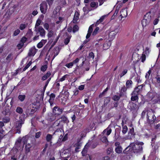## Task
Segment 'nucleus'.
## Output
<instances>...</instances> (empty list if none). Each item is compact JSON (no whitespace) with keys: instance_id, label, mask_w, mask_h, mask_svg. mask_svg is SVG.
Returning a JSON list of instances; mask_svg holds the SVG:
<instances>
[{"instance_id":"nucleus-19","label":"nucleus","mask_w":160,"mask_h":160,"mask_svg":"<svg viewBox=\"0 0 160 160\" xmlns=\"http://www.w3.org/2000/svg\"><path fill=\"white\" fill-rule=\"evenodd\" d=\"M32 146L29 143H27L25 147V152L26 153H28L30 151V148Z\"/></svg>"},{"instance_id":"nucleus-57","label":"nucleus","mask_w":160,"mask_h":160,"mask_svg":"<svg viewBox=\"0 0 160 160\" xmlns=\"http://www.w3.org/2000/svg\"><path fill=\"white\" fill-rule=\"evenodd\" d=\"M23 44L22 43H21L20 42V43H19L17 45V47H18V49H20L22 48V47L23 46Z\"/></svg>"},{"instance_id":"nucleus-51","label":"nucleus","mask_w":160,"mask_h":160,"mask_svg":"<svg viewBox=\"0 0 160 160\" xmlns=\"http://www.w3.org/2000/svg\"><path fill=\"white\" fill-rule=\"evenodd\" d=\"M54 1V0H47L49 6H51L52 4Z\"/></svg>"},{"instance_id":"nucleus-2","label":"nucleus","mask_w":160,"mask_h":160,"mask_svg":"<svg viewBox=\"0 0 160 160\" xmlns=\"http://www.w3.org/2000/svg\"><path fill=\"white\" fill-rule=\"evenodd\" d=\"M48 36L50 40V41H51V42L52 43L53 45L56 44L59 38V36H57L56 33L52 31H49Z\"/></svg>"},{"instance_id":"nucleus-32","label":"nucleus","mask_w":160,"mask_h":160,"mask_svg":"<svg viewBox=\"0 0 160 160\" xmlns=\"http://www.w3.org/2000/svg\"><path fill=\"white\" fill-rule=\"evenodd\" d=\"M102 136L103 137L101 138V141L103 142L106 143H107L108 142L107 138L106 137V136L105 135H102Z\"/></svg>"},{"instance_id":"nucleus-56","label":"nucleus","mask_w":160,"mask_h":160,"mask_svg":"<svg viewBox=\"0 0 160 160\" xmlns=\"http://www.w3.org/2000/svg\"><path fill=\"white\" fill-rule=\"evenodd\" d=\"M84 85H82L79 86L78 87V89L80 90H82L84 88Z\"/></svg>"},{"instance_id":"nucleus-6","label":"nucleus","mask_w":160,"mask_h":160,"mask_svg":"<svg viewBox=\"0 0 160 160\" xmlns=\"http://www.w3.org/2000/svg\"><path fill=\"white\" fill-rule=\"evenodd\" d=\"M119 31V26H116L114 29H112V31L109 33V37L110 38L112 39H113L116 35L118 33Z\"/></svg>"},{"instance_id":"nucleus-20","label":"nucleus","mask_w":160,"mask_h":160,"mask_svg":"<svg viewBox=\"0 0 160 160\" xmlns=\"http://www.w3.org/2000/svg\"><path fill=\"white\" fill-rule=\"evenodd\" d=\"M141 88L140 86H138V87L136 88L134 91L132 93V95H137L138 93L140 91Z\"/></svg>"},{"instance_id":"nucleus-36","label":"nucleus","mask_w":160,"mask_h":160,"mask_svg":"<svg viewBox=\"0 0 160 160\" xmlns=\"http://www.w3.org/2000/svg\"><path fill=\"white\" fill-rule=\"evenodd\" d=\"M128 134L129 136L134 135V129L133 128H132L130 129V131L128 132Z\"/></svg>"},{"instance_id":"nucleus-8","label":"nucleus","mask_w":160,"mask_h":160,"mask_svg":"<svg viewBox=\"0 0 160 160\" xmlns=\"http://www.w3.org/2000/svg\"><path fill=\"white\" fill-rule=\"evenodd\" d=\"M151 20V17L148 15L144 16V19L142 20V23L143 27H146L150 23Z\"/></svg>"},{"instance_id":"nucleus-29","label":"nucleus","mask_w":160,"mask_h":160,"mask_svg":"<svg viewBox=\"0 0 160 160\" xmlns=\"http://www.w3.org/2000/svg\"><path fill=\"white\" fill-rule=\"evenodd\" d=\"M81 144V143H78L75 145V147H76L75 150L76 152H78V150L80 148Z\"/></svg>"},{"instance_id":"nucleus-5","label":"nucleus","mask_w":160,"mask_h":160,"mask_svg":"<svg viewBox=\"0 0 160 160\" xmlns=\"http://www.w3.org/2000/svg\"><path fill=\"white\" fill-rule=\"evenodd\" d=\"M147 118L149 122H154L156 119V117L155 116L153 112L152 111H148L147 112Z\"/></svg>"},{"instance_id":"nucleus-3","label":"nucleus","mask_w":160,"mask_h":160,"mask_svg":"<svg viewBox=\"0 0 160 160\" xmlns=\"http://www.w3.org/2000/svg\"><path fill=\"white\" fill-rule=\"evenodd\" d=\"M71 154V151L69 149L62 150L60 153L62 160H68L67 158L70 157Z\"/></svg>"},{"instance_id":"nucleus-45","label":"nucleus","mask_w":160,"mask_h":160,"mask_svg":"<svg viewBox=\"0 0 160 160\" xmlns=\"http://www.w3.org/2000/svg\"><path fill=\"white\" fill-rule=\"evenodd\" d=\"M99 28L98 27H97L95 29L94 31L92 32V35H96L97 33L98 32L99 30Z\"/></svg>"},{"instance_id":"nucleus-41","label":"nucleus","mask_w":160,"mask_h":160,"mask_svg":"<svg viewBox=\"0 0 160 160\" xmlns=\"http://www.w3.org/2000/svg\"><path fill=\"white\" fill-rule=\"evenodd\" d=\"M128 130V128L126 126H123L122 132L123 134H125Z\"/></svg>"},{"instance_id":"nucleus-13","label":"nucleus","mask_w":160,"mask_h":160,"mask_svg":"<svg viewBox=\"0 0 160 160\" xmlns=\"http://www.w3.org/2000/svg\"><path fill=\"white\" fill-rule=\"evenodd\" d=\"M36 52V49L34 46L32 47L30 49L28 53V55L29 56H34Z\"/></svg>"},{"instance_id":"nucleus-12","label":"nucleus","mask_w":160,"mask_h":160,"mask_svg":"<svg viewBox=\"0 0 160 160\" xmlns=\"http://www.w3.org/2000/svg\"><path fill=\"white\" fill-rule=\"evenodd\" d=\"M112 132V129L110 127V126H109L108 127L105 129L102 133V136H107L109 135Z\"/></svg>"},{"instance_id":"nucleus-4","label":"nucleus","mask_w":160,"mask_h":160,"mask_svg":"<svg viewBox=\"0 0 160 160\" xmlns=\"http://www.w3.org/2000/svg\"><path fill=\"white\" fill-rule=\"evenodd\" d=\"M19 120L17 122L15 125V128H16L17 133H20V129L22 127V125L24 123V119L22 118L21 117L19 118Z\"/></svg>"},{"instance_id":"nucleus-50","label":"nucleus","mask_w":160,"mask_h":160,"mask_svg":"<svg viewBox=\"0 0 160 160\" xmlns=\"http://www.w3.org/2000/svg\"><path fill=\"white\" fill-rule=\"evenodd\" d=\"M78 26L75 25L73 27V31L74 32H75L78 31Z\"/></svg>"},{"instance_id":"nucleus-37","label":"nucleus","mask_w":160,"mask_h":160,"mask_svg":"<svg viewBox=\"0 0 160 160\" xmlns=\"http://www.w3.org/2000/svg\"><path fill=\"white\" fill-rule=\"evenodd\" d=\"M3 122L5 123L8 122L10 121V119L9 118L5 117L3 118Z\"/></svg>"},{"instance_id":"nucleus-54","label":"nucleus","mask_w":160,"mask_h":160,"mask_svg":"<svg viewBox=\"0 0 160 160\" xmlns=\"http://www.w3.org/2000/svg\"><path fill=\"white\" fill-rule=\"evenodd\" d=\"M41 132H37L36 133L35 137L36 138H39L40 137V135H41Z\"/></svg>"},{"instance_id":"nucleus-1","label":"nucleus","mask_w":160,"mask_h":160,"mask_svg":"<svg viewBox=\"0 0 160 160\" xmlns=\"http://www.w3.org/2000/svg\"><path fill=\"white\" fill-rule=\"evenodd\" d=\"M143 144V142L138 141L132 143L128 147L126 148L125 150L128 151V149L129 150H133L135 153L141 152L142 150V146Z\"/></svg>"},{"instance_id":"nucleus-40","label":"nucleus","mask_w":160,"mask_h":160,"mask_svg":"<svg viewBox=\"0 0 160 160\" xmlns=\"http://www.w3.org/2000/svg\"><path fill=\"white\" fill-rule=\"evenodd\" d=\"M132 96L131 98V100L132 101H136L138 99V97L137 95H132Z\"/></svg>"},{"instance_id":"nucleus-25","label":"nucleus","mask_w":160,"mask_h":160,"mask_svg":"<svg viewBox=\"0 0 160 160\" xmlns=\"http://www.w3.org/2000/svg\"><path fill=\"white\" fill-rule=\"evenodd\" d=\"M27 24L22 23L20 25L19 28L21 30H23L27 27Z\"/></svg>"},{"instance_id":"nucleus-52","label":"nucleus","mask_w":160,"mask_h":160,"mask_svg":"<svg viewBox=\"0 0 160 160\" xmlns=\"http://www.w3.org/2000/svg\"><path fill=\"white\" fill-rule=\"evenodd\" d=\"M2 132V130L0 129V142H1V139L3 138L4 135Z\"/></svg>"},{"instance_id":"nucleus-30","label":"nucleus","mask_w":160,"mask_h":160,"mask_svg":"<svg viewBox=\"0 0 160 160\" xmlns=\"http://www.w3.org/2000/svg\"><path fill=\"white\" fill-rule=\"evenodd\" d=\"M90 5L92 7L96 8L98 7V3L96 2H92L91 3Z\"/></svg>"},{"instance_id":"nucleus-27","label":"nucleus","mask_w":160,"mask_h":160,"mask_svg":"<svg viewBox=\"0 0 160 160\" xmlns=\"http://www.w3.org/2000/svg\"><path fill=\"white\" fill-rule=\"evenodd\" d=\"M26 96L24 95H20L18 97L19 99L21 102H22L24 100Z\"/></svg>"},{"instance_id":"nucleus-38","label":"nucleus","mask_w":160,"mask_h":160,"mask_svg":"<svg viewBox=\"0 0 160 160\" xmlns=\"http://www.w3.org/2000/svg\"><path fill=\"white\" fill-rule=\"evenodd\" d=\"M69 75L68 74H66L64 76H63L62 78H61L59 79V81L61 82H62L63 81L65 80L67 78Z\"/></svg>"},{"instance_id":"nucleus-7","label":"nucleus","mask_w":160,"mask_h":160,"mask_svg":"<svg viewBox=\"0 0 160 160\" xmlns=\"http://www.w3.org/2000/svg\"><path fill=\"white\" fill-rule=\"evenodd\" d=\"M27 141V139L25 137H23L22 138H19L16 142L15 145L17 147H19L22 144V148H23L24 144L26 143Z\"/></svg>"},{"instance_id":"nucleus-42","label":"nucleus","mask_w":160,"mask_h":160,"mask_svg":"<svg viewBox=\"0 0 160 160\" xmlns=\"http://www.w3.org/2000/svg\"><path fill=\"white\" fill-rule=\"evenodd\" d=\"M47 68V66L46 65L42 66L41 68V70L43 72H44L46 70Z\"/></svg>"},{"instance_id":"nucleus-23","label":"nucleus","mask_w":160,"mask_h":160,"mask_svg":"<svg viewBox=\"0 0 160 160\" xmlns=\"http://www.w3.org/2000/svg\"><path fill=\"white\" fill-rule=\"evenodd\" d=\"M57 110L59 112L58 113V114L61 113L63 111V110L62 109L59 108L57 107H54V108L53 109V112L54 113H55V112Z\"/></svg>"},{"instance_id":"nucleus-35","label":"nucleus","mask_w":160,"mask_h":160,"mask_svg":"<svg viewBox=\"0 0 160 160\" xmlns=\"http://www.w3.org/2000/svg\"><path fill=\"white\" fill-rule=\"evenodd\" d=\"M20 32V30L18 29H17L14 31L13 36H16Z\"/></svg>"},{"instance_id":"nucleus-43","label":"nucleus","mask_w":160,"mask_h":160,"mask_svg":"<svg viewBox=\"0 0 160 160\" xmlns=\"http://www.w3.org/2000/svg\"><path fill=\"white\" fill-rule=\"evenodd\" d=\"M16 111L17 112L21 113L22 112L23 110L22 108L20 107H18L16 109Z\"/></svg>"},{"instance_id":"nucleus-47","label":"nucleus","mask_w":160,"mask_h":160,"mask_svg":"<svg viewBox=\"0 0 160 160\" xmlns=\"http://www.w3.org/2000/svg\"><path fill=\"white\" fill-rule=\"evenodd\" d=\"M127 71L128 70L127 69H126L124 70L120 75L121 77H122V76H124L125 74H126L127 72Z\"/></svg>"},{"instance_id":"nucleus-61","label":"nucleus","mask_w":160,"mask_h":160,"mask_svg":"<svg viewBox=\"0 0 160 160\" xmlns=\"http://www.w3.org/2000/svg\"><path fill=\"white\" fill-rule=\"evenodd\" d=\"M59 21L56 22L57 24H59L60 22H62L63 20V18L61 17H59L58 18Z\"/></svg>"},{"instance_id":"nucleus-62","label":"nucleus","mask_w":160,"mask_h":160,"mask_svg":"<svg viewBox=\"0 0 160 160\" xmlns=\"http://www.w3.org/2000/svg\"><path fill=\"white\" fill-rule=\"evenodd\" d=\"M155 79H156L157 82L158 83H160V77L157 76L155 77Z\"/></svg>"},{"instance_id":"nucleus-28","label":"nucleus","mask_w":160,"mask_h":160,"mask_svg":"<svg viewBox=\"0 0 160 160\" xmlns=\"http://www.w3.org/2000/svg\"><path fill=\"white\" fill-rule=\"evenodd\" d=\"M87 144H86L84 147L83 150L82 152V153L83 156H84L85 154L86 153L87 151Z\"/></svg>"},{"instance_id":"nucleus-14","label":"nucleus","mask_w":160,"mask_h":160,"mask_svg":"<svg viewBox=\"0 0 160 160\" xmlns=\"http://www.w3.org/2000/svg\"><path fill=\"white\" fill-rule=\"evenodd\" d=\"M94 26V25L92 24L89 27L88 30V33L86 36V38L87 39H88L90 37L91 33L92 32V27Z\"/></svg>"},{"instance_id":"nucleus-55","label":"nucleus","mask_w":160,"mask_h":160,"mask_svg":"<svg viewBox=\"0 0 160 160\" xmlns=\"http://www.w3.org/2000/svg\"><path fill=\"white\" fill-rule=\"evenodd\" d=\"M119 97L117 96H113V99L114 101H118L119 99Z\"/></svg>"},{"instance_id":"nucleus-16","label":"nucleus","mask_w":160,"mask_h":160,"mask_svg":"<svg viewBox=\"0 0 160 160\" xmlns=\"http://www.w3.org/2000/svg\"><path fill=\"white\" fill-rule=\"evenodd\" d=\"M79 14L78 12L75 13L73 22L74 23L76 22L79 19Z\"/></svg>"},{"instance_id":"nucleus-53","label":"nucleus","mask_w":160,"mask_h":160,"mask_svg":"<svg viewBox=\"0 0 160 160\" xmlns=\"http://www.w3.org/2000/svg\"><path fill=\"white\" fill-rule=\"evenodd\" d=\"M43 26H44V28L46 30H48L49 28V25L48 23H45L43 25Z\"/></svg>"},{"instance_id":"nucleus-31","label":"nucleus","mask_w":160,"mask_h":160,"mask_svg":"<svg viewBox=\"0 0 160 160\" xmlns=\"http://www.w3.org/2000/svg\"><path fill=\"white\" fill-rule=\"evenodd\" d=\"M61 121H63L65 123H68V120L67 118L64 116H62L61 118Z\"/></svg>"},{"instance_id":"nucleus-33","label":"nucleus","mask_w":160,"mask_h":160,"mask_svg":"<svg viewBox=\"0 0 160 160\" xmlns=\"http://www.w3.org/2000/svg\"><path fill=\"white\" fill-rule=\"evenodd\" d=\"M132 82L131 80H128L126 83V85L128 88H130L132 85Z\"/></svg>"},{"instance_id":"nucleus-58","label":"nucleus","mask_w":160,"mask_h":160,"mask_svg":"<svg viewBox=\"0 0 160 160\" xmlns=\"http://www.w3.org/2000/svg\"><path fill=\"white\" fill-rule=\"evenodd\" d=\"M106 16H107V15L102 16L100 18L99 20L102 22Z\"/></svg>"},{"instance_id":"nucleus-39","label":"nucleus","mask_w":160,"mask_h":160,"mask_svg":"<svg viewBox=\"0 0 160 160\" xmlns=\"http://www.w3.org/2000/svg\"><path fill=\"white\" fill-rule=\"evenodd\" d=\"M32 63V62L31 61H30L23 68V71H25L27 69H28L31 65Z\"/></svg>"},{"instance_id":"nucleus-46","label":"nucleus","mask_w":160,"mask_h":160,"mask_svg":"<svg viewBox=\"0 0 160 160\" xmlns=\"http://www.w3.org/2000/svg\"><path fill=\"white\" fill-rule=\"evenodd\" d=\"M73 64L72 62L66 64L65 66L68 68H71L73 65Z\"/></svg>"},{"instance_id":"nucleus-64","label":"nucleus","mask_w":160,"mask_h":160,"mask_svg":"<svg viewBox=\"0 0 160 160\" xmlns=\"http://www.w3.org/2000/svg\"><path fill=\"white\" fill-rule=\"evenodd\" d=\"M158 21H159V20L157 18V19H156L154 21V22H153V24L154 25H157L158 22Z\"/></svg>"},{"instance_id":"nucleus-60","label":"nucleus","mask_w":160,"mask_h":160,"mask_svg":"<svg viewBox=\"0 0 160 160\" xmlns=\"http://www.w3.org/2000/svg\"><path fill=\"white\" fill-rule=\"evenodd\" d=\"M109 47V46L108 45V44L106 43H105L103 45V48L104 49H106Z\"/></svg>"},{"instance_id":"nucleus-17","label":"nucleus","mask_w":160,"mask_h":160,"mask_svg":"<svg viewBox=\"0 0 160 160\" xmlns=\"http://www.w3.org/2000/svg\"><path fill=\"white\" fill-rule=\"evenodd\" d=\"M55 97V95L53 93H51L50 96V99H49V102L51 106H52L53 104V101L54 100Z\"/></svg>"},{"instance_id":"nucleus-44","label":"nucleus","mask_w":160,"mask_h":160,"mask_svg":"<svg viewBox=\"0 0 160 160\" xmlns=\"http://www.w3.org/2000/svg\"><path fill=\"white\" fill-rule=\"evenodd\" d=\"M127 90V88L125 86L122 87L121 91L120 94H122L123 93L126 91Z\"/></svg>"},{"instance_id":"nucleus-24","label":"nucleus","mask_w":160,"mask_h":160,"mask_svg":"<svg viewBox=\"0 0 160 160\" xmlns=\"http://www.w3.org/2000/svg\"><path fill=\"white\" fill-rule=\"evenodd\" d=\"M110 98L109 97H107L105 99L104 103V106L107 105V104L110 102Z\"/></svg>"},{"instance_id":"nucleus-59","label":"nucleus","mask_w":160,"mask_h":160,"mask_svg":"<svg viewBox=\"0 0 160 160\" xmlns=\"http://www.w3.org/2000/svg\"><path fill=\"white\" fill-rule=\"evenodd\" d=\"M89 57L90 58L93 59L94 57V53L92 52H90L89 54Z\"/></svg>"},{"instance_id":"nucleus-10","label":"nucleus","mask_w":160,"mask_h":160,"mask_svg":"<svg viewBox=\"0 0 160 160\" xmlns=\"http://www.w3.org/2000/svg\"><path fill=\"white\" fill-rule=\"evenodd\" d=\"M116 147L115 150L116 152L118 153H121L122 151V148L120 145V143L118 142H116L115 143Z\"/></svg>"},{"instance_id":"nucleus-21","label":"nucleus","mask_w":160,"mask_h":160,"mask_svg":"<svg viewBox=\"0 0 160 160\" xmlns=\"http://www.w3.org/2000/svg\"><path fill=\"white\" fill-rule=\"evenodd\" d=\"M127 15V9L124 8L121 11L120 16L123 17H126Z\"/></svg>"},{"instance_id":"nucleus-48","label":"nucleus","mask_w":160,"mask_h":160,"mask_svg":"<svg viewBox=\"0 0 160 160\" xmlns=\"http://www.w3.org/2000/svg\"><path fill=\"white\" fill-rule=\"evenodd\" d=\"M27 38H25L24 37H23L22 38V39H21L20 41V42L21 43H22L24 44V43H25L27 40Z\"/></svg>"},{"instance_id":"nucleus-15","label":"nucleus","mask_w":160,"mask_h":160,"mask_svg":"<svg viewBox=\"0 0 160 160\" xmlns=\"http://www.w3.org/2000/svg\"><path fill=\"white\" fill-rule=\"evenodd\" d=\"M46 40L42 39L39 42L37 45V47L38 48H41L42 47L44 44L47 42Z\"/></svg>"},{"instance_id":"nucleus-9","label":"nucleus","mask_w":160,"mask_h":160,"mask_svg":"<svg viewBox=\"0 0 160 160\" xmlns=\"http://www.w3.org/2000/svg\"><path fill=\"white\" fill-rule=\"evenodd\" d=\"M48 9V5L45 2H43L40 5V10L42 13L45 14Z\"/></svg>"},{"instance_id":"nucleus-63","label":"nucleus","mask_w":160,"mask_h":160,"mask_svg":"<svg viewBox=\"0 0 160 160\" xmlns=\"http://www.w3.org/2000/svg\"><path fill=\"white\" fill-rule=\"evenodd\" d=\"M70 40L69 38H67L65 39L64 41V43L66 45H67L69 42Z\"/></svg>"},{"instance_id":"nucleus-34","label":"nucleus","mask_w":160,"mask_h":160,"mask_svg":"<svg viewBox=\"0 0 160 160\" xmlns=\"http://www.w3.org/2000/svg\"><path fill=\"white\" fill-rule=\"evenodd\" d=\"M41 23V20H40L38 19L37 20L35 26V29L38 28L39 27V26L40 24Z\"/></svg>"},{"instance_id":"nucleus-26","label":"nucleus","mask_w":160,"mask_h":160,"mask_svg":"<svg viewBox=\"0 0 160 160\" xmlns=\"http://www.w3.org/2000/svg\"><path fill=\"white\" fill-rule=\"evenodd\" d=\"M52 138V135L50 134H48L46 136V140L48 142L50 141Z\"/></svg>"},{"instance_id":"nucleus-11","label":"nucleus","mask_w":160,"mask_h":160,"mask_svg":"<svg viewBox=\"0 0 160 160\" xmlns=\"http://www.w3.org/2000/svg\"><path fill=\"white\" fill-rule=\"evenodd\" d=\"M35 31L40 34L42 37H44L45 35V31L44 29L41 26L39 27L38 28L35 29Z\"/></svg>"},{"instance_id":"nucleus-18","label":"nucleus","mask_w":160,"mask_h":160,"mask_svg":"<svg viewBox=\"0 0 160 160\" xmlns=\"http://www.w3.org/2000/svg\"><path fill=\"white\" fill-rule=\"evenodd\" d=\"M151 50L150 48L148 47H146L144 49L142 54L148 56L150 53Z\"/></svg>"},{"instance_id":"nucleus-49","label":"nucleus","mask_w":160,"mask_h":160,"mask_svg":"<svg viewBox=\"0 0 160 160\" xmlns=\"http://www.w3.org/2000/svg\"><path fill=\"white\" fill-rule=\"evenodd\" d=\"M146 55L143 54H142V55L141 57V60L142 62H143L145 61V60H146Z\"/></svg>"},{"instance_id":"nucleus-22","label":"nucleus","mask_w":160,"mask_h":160,"mask_svg":"<svg viewBox=\"0 0 160 160\" xmlns=\"http://www.w3.org/2000/svg\"><path fill=\"white\" fill-rule=\"evenodd\" d=\"M51 75V73L50 72H47L43 76L42 78V81H44L47 79Z\"/></svg>"}]
</instances>
